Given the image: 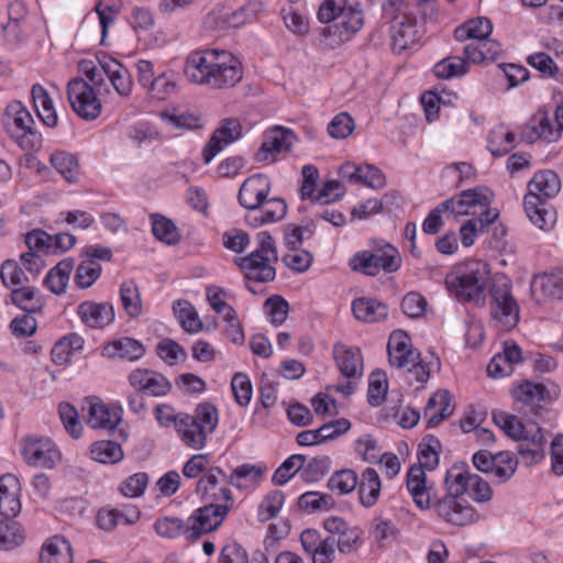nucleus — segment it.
Here are the masks:
<instances>
[{
	"label": "nucleus",
	"mask_w": 563,
	"mask_h": 563,
	"mask_svg": "<svg viewBox=\"0 0 563 563\" xmlns=\"http://www.w3.org/2000/svg\"><path fill=\"white\" fill-rule=\"evenodd\" d=\"M333 357L340 373L349 379L346 383H338L335 390L349 396L356 387L357 382L363 375V357L360 349L350 347L342 343L333 346Z\"/></svg>",
	"instance_id": "12"
},
{
	"label": "nucleus",
	"mask_w": 563,
	"mask_h": 563,
	"mask_svg": "<svg viewBox=\"0 0 563 563\" xmlns=\"http://www.w3.org/2000/svg\"><path fill=\"white\" fill-rule=\"evenodd\" d=\"M145 353L143 344L132 338H121L108 343L103 354L108 357H118L128 361H137Z\"/></svg>",
	"instance_id": "37"
},
{
	"label": "nucleus",
	"mask_w": 563,
	"mask_h": 563,
	"mask_svg": "<svg viewBox=\"0 0 563 563\" xmlns=\"http://www.w3.org/2000/svg\"><path fill=\"white\" fill-rule=\"evenodd\" d=\"M287 212L286 202L277 197L266 198L254 211L249 212L245 221L253 228L275 223L284 219Z\"/></svg>",
	"instance_id": "25"
},
{
	"label": "nucleus",
	"mask_w": 563,
	"mask_h": 563,
	"mask_svg": "<svg viewBox=\"0 0 563 563\" xmlns=\"http://www.w3.org/2000/svg\"><path fill=\"white\" fill-rule=\"evenodd\" d=\"M473 474L464 463L453 464L445 474V495L463 496L467 492Z\"/></svg>",
	"instance_id": "36"
},
{
	"label": "nucleus",
	"mask_w": 563,
	"mask_h": 563,
	"mask_svg": "<svg viewBox=\"0 0 563 563\" xmlns=\"http://www.w3.org/2000/svg\"><path fill=\"white\" fill-rule=\"evenodd\" d=\"M129 383L137 391H146L147 394L159 397L166 395L170 390V383L161 373L136 368L129 375Z\"/></svg>",
	"instance_id": "24"
},
{
	"label": "nucleus",
	"mask_w": 563,
	"mask_h": 563,
	"mask_svg": "<svg viewBox=\"0 0 563 563\" xmlns=\"http://www.w3.org/2000/svg\"><path fill=\"white\" fill-rule=\"evenodd\" d=\"M549 200L537 199L531 207L528 205V197L525 196L523 207L529 220L539 229L549 231L556 222V212L548 203Z\"/></svg>",
	"instance_id": "38"
},
{
	"label": "nucleus",
	"mask_w": 563,
	"mask_h": 563,
	"mask_svg": "<svg viewBox=\"0 0 563 563\" xmlns=\"http://www.w3.org/2000/svg\"><path fill=\"white\" fill-rule=\"evenodd\" d=\"M349 267L356 273H360L367 277H376L377 265L373 257V252L371 250L358 251L351 256L349 260Z\"/></svg>",
	"instance_id": "60"
},
{
	"label": "nucleus",
	"mask_w": 563,
	"mask_h": 563,
	"mask_svg": "<svg viewBox=\"0 0 563 563\" xmlns=\"http://www.w3.org/2000/svg\"><path fill=\"white\" fill-rule=\"evenodd\" d=\"M388 390L386 374L380 371L373 372L368 380L367 398L371 406L377 407L385 400Z\"/></svg>",
	"instance_id": "62"
},
{
	"label": "nucleus",
	"mask_w": 563,
	"mask_h": 563,
	"mask_svg": "<svg viewBox=\"0 0 563 563\" xmlns=\"http://www.w3.org/2000/svg\"><path fill=\"white\" fill-rule=\"evenodd\" d=\"M150 219L152 232L158 241L167 245H175L180 241L178 229L170 219L158 213L151 214Z\"/></svg>",
	"instance_id": "46"
},
{
	"label": "nucleus",
	"mask_w": 563,
	"mask_h": 563,
	"mask_svg": "<svg viewBox=\"0 0 563 563\" xmlns=\"http://www.w3.org/2000/svg\"><path fill=\"white\" fill-rule=\"evenodd\" d=\"M358 478L354 471L342 470L334 473L328 481V487L340 495L351 493L357 486Z\"/></svg>",
	"instance_id": "64"
},
{
	"label": "nucleus",
	"mask_w": 563,
	"mask_h": 563,
	"mask_svg": "<svg viewBox=\"0 0 563 563\" xmlns=\"http://www.w3.org/2000/svg\"><path fill=\"white\" fill-rule=\"evenodd\" d=\"M23 461L33 467L54 468L62 460L57 445L47 437L27 434L20 441Z\"/></svg>",
	"instance_id": "9"
},
{
	"label": "nucleus",
	"mask_w": 563,
	"mask_h": 563,
	"mask_svg": "<svg viewBox=\"0 0 563 563\" xmlns=\"http://www.w3.org/2000/svg\"><path fill=\"white\" fill-rule=\"evenodd\" d=\"M493 421L514 440H528L530 434L531 445L528 444L526 449L522 446L521 453L529 454L534 462L543 459L545 440L540 428L536 427L534 430L529 431L516 416L504 411L494 412Z\"/></svg>",
	"instance_id": "7"
},
{
	"label": "nucleus",
	"mask_w": 563,
	"mask_h": 563,
	"mask_svg": "<svg viewBox=\"0 0 563 563\" xmlns=\"http://www.w3.org/2000/svg\"><path fill=\"white\" fill-rule=\"evenodd\" d=\"M468 64L472 63L468 62L465 56L464 58L450 56L438 62L433 67V71L439 78L450 79L455 76L464 75L467 71Z\"/></svg>",
	"instance_id": "53"
},
{
	"label": "nucleus",
	"mask_w": 563,
	"mask_h": 563,
	"mask_svg": "<svg viewBox=\"0 0 563 563\" xmlns=\"http://www.w3.org/2000/svg\"><path fill=\"white\" fill-rule=\"evenodd\" d=\"M373 257L377 265V273L393 274L401 267L402 258L399 251L388 242H371Z\"/></svg>",
	"instance_id": "29"
},
{
	"label": "nucleus",
	"mask_w": 563,
	"mask_h": 563,
	"mask_svg": "<svg viewBox=\"0 0 563 563\" xmlns=\"http://www.w3.org/2000/svg\"><path fill=\"white\" fill-rule=\"evenodd\" d=\"M561 189V180L552 170H541L534 174L528 184L529 207L536 203L537 199L550 200L555 197Z\"/></svg>",
	"instance_id": "23"
},
{
	"label": "nucleus",
	"mask_w": 563,
	"mask_h": 563,
	"mask_svg": "<svg viewBox=\"0 0 563 563\" xmlns=\"http://www.w3.org/2000/svg\"><path fill=\"white\" fill-rule=\"evenodd\" d=\"M45 261L34 252L20 255V263L7 260L0 267L1 282H31L40 277L45 268Z\"/></svg>",
	"instance_id": "13"
},
{
	"label": "nucleus",
	"mask_w": 563,
	"mask_h": 563,
	"mask_svg": "<svg viewBox=\"0 0 563 563\" xmlns=\"http://www.w3.org/2000/svg\"><path fill=\"white\" fill-rule=\"evenodd\" d=\"M356 319L364 322H377L388 316V306L369 298H357L352 302Z\"/></svg>",
	"instance_id": "41"
},
{
	"label": "nucleus",
	"mask_w": 563,
	"mask_h": 563,
	"mask_svg": "<svg viewBox=\"0 0 563 563\" xmlns=\"http://www.w3.org/2000/svg\"><path fill=\"white\" fill-rule=\"evenodd\" d=\"M40 563H73L69 541L62 536L49 538L42 547Z\"/></svg>",
	"instance_id": "31"
},
{
	"label": "nucleus",
	"mask_w": 563,
	"mask_h": 563,
	"mask_svg": "<svg viewBox=\"0 0 563 563\" xmlns=\"http://www.w3.org/2000/svg\"><path fill=\"white\" fill-rule=\"evenodd\" d=\"M389 364L396 368L412 369L420 353L412 349L411 340L402 330L394 331L387 344Z\"/></svg>",
	"instance_id": "18"
},
{
	"label": "nucleus",
	"mask_w": 563,
	"mask_h": 563,
	"mask_svg": "<svg viewBox=\"0 0 563 563\" xmlns=\"http://www.w3.org/2000/svg\"><path fill=\"white\" fill-rule=\"evenodd\" d=\"M499 216L497 209L483 210L477 218L467 220L460 229V235L462 244L466 247L471 246L475 242V238L478 233L495 222Z\"/></svg>",
	"instance_id": "32"
},
{
	"label": "nucleus",
	"mask_w": 563,
	"mask_h": 563,
	"mask_svg": "<svg viewBox=\"0 0 563 563\" xmlns=\"http://www.w3.org/2000/svg\"><path fill=\"white\" fill-rule=\"evenodd\" d=\"M494 467L490 472L498 483H505L510 479L518 467V461L509 452H499L495 454Z\"/></svg>",
	"instance_id": "57"
},
{
	"label": "nucleus",
	"mask_w": 563,
	"mask_h": 563,
	"mask_svg": "<svg viewBox=\"0 0 563 563\" xmlns=\"http://www.w3.org/2000/svg\"><path fill=\"white\" fill-rule=\"evenodd\" d=\"M77 312L81 322L91 329H103L114 320L113 307L108 302L84 301Z\"/></svg>",
	"instance_id": "26"
},
{
	"label": "nucleus",
	"mask_w": 563,
	"mask_h": 563,
	"mask_svg": "<svg viewBox=\"0 0 563 563\" xmlns=\"http://www.w3.org/2000/svg\"><path fill=\"white\" fill-rule=\"evenodd\" d=\"M339 176L351 184L379 190L386 186L384 173L374 165L345 162L339 167Z\"/></svg>",
	"instance_id": "17"
},
{
	"label": "nucleus",
	"mask_w": 563,
	"mask_h": 563,
	"mask_svg": "<svg viewBox=\"0 0 563 563\" xmlns=\"http://www.w3.org/2000/svg\"><path fill=\"white\" fill-rule=\"evenodd\" d=\"M265 470L266 468L260 464H242L233 470L229 482L238 488H243L246 486L243 484V481L255 485L262 479Z\"/></svg>",
	"instance_id": "54"
},
{
	"label": "nucleus",
	"mask_w": 563,
	"mask_h": 563,
	"mask_svg": "<svg viewBox=\"0 0 563 563\" xmlns=\"http://www.w3.org/2000/svg\"><path fill=\"white\" fill-rule=\"evenodd\" d=\"M407 489L420 510L433 509L434 514L448 525L467 527L479 521L481 515L474 506L462 496L444 495L435 499L433 485L428 484L426 473L413 468L407 474Z\"/></svg>",
	"instance_id": "1"
},
{
	"label": "nucleus",
	"mask_w": 563,
	"mask_h": 563,
	"mask_svg": "<svg viewBox=\"0 0 563 563\" xmlns=\"http://www.w3.org/2000/svg\"><path fill=\"white\" fill-rule=\"evenodd\" d=\"M137 81L151 99L164 101L177 92V76L172 70L155 74L154 66L150 60L136 63Z\"/></svg>",
	"instance_id": "10"
},
{
	"label": "nucleus",
	"mask_w": 563,
	"mask_h": 563,
	"mask_svg": "<svg viewBox=\"0 0 563 563\" xmlns=\"http://www.w3.org/2000/svg\"><path fill=\"white\" fill-rule=\"evenodd\" d=\"M285 501V495L282 490L269 492L258 507V517L261 521H268L279 514Z\"/></svg>",
	"instance_id": "63"
},
{
	"label": "nucleus",
	"mask_w": 563,
	"mask_h": 563,
	"mask_svg": "<svg viewBox=\"0 0 563 563\" xmlns=\"http://www.w3.org/2000/svg\"><path fill=\"white\" fill-rule=\"evenodd\" d=\"M67 98L74 112L84 120H95L101 113V100L96 95L95 88L81 77L68 81Z\"/></svg>",
	"instance_id": "11"
},
{
	"label": "nucleus",
	"mask_w": 563,
	"mask_h": 563,
	"mask_svg": "<svg viewBox=\"0 0 563 563\" xmlns=\"http://www.w3.org/2000/svg\"><path fill=\"white\" fill-rule=\"evenodd\" d=\"M264 10V4L260 0H250L238 10L224 14V23L231 27L241 26L253 21Z\"/></svg>",
	"instance_id": "48"
},
{
	"label": "nucleus",
	"mask_w": 563,
	"mask_h": 563,
	"mask_svg": "<svg viewBox=\"0 0 563 563\" xmlns=\"http://www.w3.org/2000/svg\"><path fill=\"white\" fill-rule=\"evenodd\" d=\"M4 125L8 133L18 141L21 147L33 150L41 146V137L33 128L34 120L20 101L8 104Z\"/></svg>",
	"instance_id": "8"
},
{
	"label": "nucleus",
	"mask_w": 563,
	"mask_h": 563,
	"mask_svg": "<svg viewBox=\"0 0 563 563\" xmlns=\"http://www.w3.org/2000/svg\"><path fill=\"white\" fill-rule=\"evenodd\" d=\"M335 505L331 495L320 492L303 493L298 499V506L310 512L329 511Z\"/></svg>",
	"instance_id": "55"
},
{
	"label": "nucleus",
	"mask_w": 563,
	"mask_h": 563,
	"mask_svg": "<svg viewBox=\"0 0 563 563\" xmlns=\"http://www.w3.org/2000/svg\"><path fill=\"white\" fill-rule=\"evenodd\" d=\"M492 192L487 188H474L463 190L459 196L441 202L443 210L455 217L475 214L476 208L489 209Z\"/></svg>",
	"instance_id": "15"
},
{
	"label": "nucleus",
	"mask_w": 563,
	"mask_h": 563,
	"mask_svg": "<svg viewBox=\"0 0 563 563\" xmlns=\"http://www.w3.org/2000/svg\"><path fill=\"white\" fill-rule=\"evenodd\" d=\"M446 289L457 301L476 307L485 305L489 291L486 284H446Z\"/></svg>",
	"instance_id": "33"
},
{
	"label": "nucleus",
	"mask_w": 563,
	"mask_h": 563,
	"mask_svg": "<svg viewBox=\"0 0 563 563\" xmlns=\"http://www.w3.org/2000/svg\"><path fill=\"white\" fill-rule=\"evenodd\" d=\"M364 20L363 14L358 10L349 9L342 13V21L340 24L329 29L327 37H331L333 34L339 32L340 41L336 44L344 43L351 38L353 34L361 30Z\"/></svg>",
	"instance_id": "42"
},
{
	"label": "nucleus",
	"mask_w": 563,
	"mask_h": 563,
	"mask_svg": "<svg viewBox=\"0 0 563 563\" xmlns=\"http://www.w3.org/2000/svg\"><path fill=\"white\" fill-rule=\"evenodd\" d=\"M230 506L210 504L197 509L187 519L188 540L199 539L201 536L213 531L223 521Z\"/></svg>",
	"instance_id": "14"
},
{
	"label": "nucleus",
	"mask_w": 563,
	"mask_h": 563,
	"mask_svg": "<svg viewBox=\"0 0 563 563\" xmlns=\"http://www.w3.org/2000/svg\"><path fill=\"white\" fill-rule=\"evenodd\" d=\"M354 450L363 461L371 464H377L383 454L378 441L371 434L360 437L354 442Z\"/></svg>",
	"instance_id": "58"
},
{
	"label": "nucleus",
	"mask_w": 563,
	"mask_h": 563,
	"mask_svg": "<svg viewBox=\"0 0 563 563\" xmlns=\"http://www.w3.org/2000/svg\"><path fill=\"white\" fill-rule=\"evenodd\" d=\"M31 95L38 118L46 126L55 128L58 117L47 90L42 85L36 84L32 86Z\"/></svg>",
	"instance_id": "34"
},
{
	"label": "nucleus",
	"mask_w": 563,
	"mask_h": 563,
	"mask_svg": "<svg viewBox=\"0 0 563 563\" xmlns=\"http://www.w3.org/2000/svg\"><path fill=\"white\" fill-rule=\"evenodd\" d=\"M419 40L420 34L415 18L405 15L395 21L391 27V45L395 52L411 49L417 46Z\"/></svg>",
	"instance_id": "27"
},
{
	"label": "nucleus",
	"mask_w": 563,
	"mask_h": 563,
	"mask_svg": "<svg viewBox=\"0 0 563 563\" xmlns=\"http://www.w3.org/2000/svg\"><path fill=\"white\" fill-rule=\"evenodd\" d=\"M91 459L103 464H114L123 459L121 446L113 441H98L90 448Z\"/></svg>",
	"instance_id": "49"
},
{
	"label": "nucleus",
	"mask_w": 563,
	"mask_h": 563,
	"mask_svg": "<svg viewBox=\"0 0 563 563\" xmlns=\"http://www.w3.org/2000/svg\"><path fill=\"white\" fill-rule=\"evenodd\" d=\"M382 482L376 470L367 467L361 478L358 497L362 506L371 508L378 501Z\"/></svg>",
	"instance_id": "40"
},
{
	"label": "nucleus",
	"mask_w": 563,
	"mask_h": 563,
	"mask_svg": "<svg viewBox=\"0 0 563 563\" xmlns=\"http://www.w3.org/2000/svg\"><path fill=\"white\" fill-rule=\"evenodd\" d=\"M187 79L211 89H227L238 85L243 78L240 59L231 52L210 48L190 54L185 63Z\"/></svg>",
	"instance_id": "2"
},
{
	"label": "nucleus",
	"mask_w": 563,
	"mask_h": 563,
	"mask_svg": "<svg viewBox=\"0 0 563 563\" xmlns=\"http://www.w3.org/2000/svg\"><path fill=\"white\" fill-rule=\"evenodd\" d=\"M456 282H486L489 277L488 264L481 260H470L457 267Z\"/></svg>",
	"instance_id": "50"
},
{
	"label": "nucleus",
	"mask_w": 563,
	"mask_h": 563,
	"mask_svg": "<svg viewBox=\"0 0 563 563\" xmlns=\"http://www.w3.org/2000/svg\"><path fill=\"white\" fill-rule=\"evenodd\" d=\"M106 76L114 91L122 98H129L133 90V79L129 69L119 60L106 57Z\"/></svg>",
	"instance_id": "30"
},
{
	"label": "nucleus",
	"mask_w": 563,
	"mask_h": 563,
	"mask_svg": "<svg viewBox=\"0 0 563 563\" xmlns=\"http://www.w3.org/2000/svg\"><path fill=\"white\" fill-rule=\"evenodd\" d=\"M516 135L514 132L498 126L490 132L488 146L494 156H504L515 147Z\"/></svg>",
	"instance_id": "52"
},
{
	"label": "nucleus",
	"mask_w": 563,
	"mask_h": 563,
	"mask_svg": "<svg viewBox=\"0 0 563 563\" xmlns=\"http://www.w3.org/2000/svg\"><path fill=\"white\" fill-rule=\"evenodd\" d=\"M128 22L133 32L136 35H141L153 30L155 25V15L150 8L134 5L131 8Z\"/></svg>",
	"instance_id": "51"
},
{
	"label": "nucleus",
	"mask_w": 563,
	"mask_h": 563,
	"mask_svg": "<svg viewBox=\"0 0 563 563\" xmlns=\"http://www.w3.org/2000/svg\"><path fill=\"white\" fill-rule=\"evenodd\" d=\"M271 180L263 174H255L243 181L238 199L240 205L250 212L254 211L268 197Z\"/></svg>",
	"instance_id": "21"
},
{
	"label": "nucleus",
	"mask_w": 563,
	"mask_h": 563,
	"mask_svg": "<svg viewBox=\"0 0 563 563\" xmlns=\"http://www.w3.org/2000/svg\"><path fill=\"white\" fill-rule=\"evenodd\" d=\"M49 163L53 168L68 183H76L80 175L79 163L75 155L65 151L52 153Z\"/></svg>",
	"instance_id": "43"
},
{
	"label": "nucleus",
	"mask_w": 563,
	"mask_h": 563,
	"mask_svg": "<svg viewBox=\"0 0 563 563\" xmlns=\"http://www.w3.org/2000/svg\"><path fill=\"white\" fill-rule=\"evenodd\" d=\"M86 423L92 429L111 431L121 421V410L109 407L99 399L87 400Z\"/></svg>",
	"instance_id": "22"
},
{
	"label": "nucleus",
	"mask_w": 563,
	"mask_h": 563,
	"mask_svg": "<svg viewBox=\"0 0 563 563\" xmlns=\"http://www.w3.org/2000/svg\"><path fill=\"white\" fill-rule=\"evenodd\" d=\"M242 136V125L236 119L223 120L202 150L205 164H209L224 147Z\"/></svg>",
	"instance_id": "19"
},
{
	"label": "nucleus",
	"mask_w": 563,
	"mask_h": 563,
	"mask_svg": "<svg viewBox=\"0 0 563 563\" xmlns=\"http://www.w3.org/2000/svg\"><path fill=\"white\" fill-rule=\"evenodd\" d=\"M512 396L525 405L537 407L549 398V390L542 384L525 382L512 390Z\"/></svg>",
	"instance_id": "47"
},
{
	"label": "nucleus",
	"mask_w": 563,
	"mask_h": 563,
	"mask_svg": "<svg viewBox=\"0 0 563 563\" xmlns=\"http://www.w3.org/2000/svg\"><path fill=\"white\" fill-rule=\"evenodd\" d=\"M296 142L295 133L283 126H274L266 131L264 141L256 152L258 162H274L278 154L290 151Z\"/></svg>",
	"instance_id": "16"
},
{
	"label": "nucleus",
	"mask_w": 563,
	"mask_h": 563,
	"mask_svg": "<svg viewBox=\"0 0 563 563\" xmlns=\"http://www.w3.org/2000/svg\"><path fill=\"white\" fill-rule=\"evenodd\" d=\"M11 301L13 305L29 313L41 310L43 306L40 291L31 285H22L12 289Z\"/></svg>",
	"instance_id": "45"
},
{
	"label": "nucleus",
	"mask_w": 563,
	"mask_h": 563,
	"mask_svg": "<svg viewBox=\"0 0 563 563\" xmlns=\"http://www.w3.org/2000/svg\"><path fill=\"white\" fill-rule=\"evenodd\" d=\"M533 132L532 139H541L547 142H556L561 137L560 128L552 123L545 110H538L530 121Z\"/></svg>",
	"instance_id": "44"
},
{
	"label": "nucleus",
	"mask_w": 563,
	"mask_h": 563,
	"mask_svg": "<svg viewBox=\"0 0 563 563\" xmlns=\"http://www.w3.org/2000/svg\"><path fill=\"white\" fill-rule=\"evenodd\" d=\"M173 312L185 332L196 334L203 329V322L199 318L197 309L188 300H176L173 303Z\"/></svg>",
	"instance_id": "39"
},
{
	"label": "nucleus",
	"mask_w": 563,
	"mask_h": 563,
	"mask_svg": "<svg viewBox=\"0 0 563 563\" xmlns=\"http://www.w3.org/2000/svg\"><path fill=\"white\" fill-rule=\"evenodd\" d=\"M453 413L451 406L450 395L445 390L435 393L427 402L424 408V417L428 420V426L431 428L437 427L442 420Z\"/></svg>",
	"instance_id": "35"
},
{
	"label": "nucleus",
	"mask_w": 563,
	"mask_h": 563,
	"mask_svg": "<svg viewBox=\"0 0 563 563\" xmlns=\"http://www.w3.org/2000/svg\"><path fill=\"white\" fill-rule=\"evenodd\" d=\"M24 541V531L16 521L0 520V550H12Z\"/></svg>",
	"instance_id": "56"
},
{
	"label": "nucleus",
	"mask_w": 563,
	"mask_h": 563,
	"mask_svg": "<svg viewBox=\"0 0 563 563\" xmlns=\"http://www.w3.org/2000/svg\"><path fill=\"white\" fill-rule=\"evenodd\" d=\"M492 31L490 20L483 16L470 19L455 29L454 36L457 41H471L463 48L468 62L473 64L493 62L500 55V44L488 38Z\"/></svg>",
	"instance_id": "3"
},
{
	"label": "nucleus",
	"mask_w": 563,
	"mask_h": 563,
	"mask_svg": "<svg viewBox=\"0 0 563 563\" xmlns=\"http://www.w3.org/2000/svg\"><path fill=\"white\" fill-rule=\"evenodd\" d=\"M300 542L305 552L311 556L312 563L334 561L336 554L334 537L322 538L317 530L307 529L301 533Z\"/></svg>",
	"instance_id": "20"
},
{
	"label": "nucleus",
	"mask_w": 563,
	"mask_h": 563,
	"mask_svg": "<svg viewBox=\"0 0 563 563\" xmlns=\"http://www.w3.org/2000/svg\"><path fill=\"white\" fill-rule=\"evenodd\" d=\"M122 306L131 318H137L142 313V301L136 284H122L120 289Z\"/></svg>",
	"instance_id": "61"
},
{
	"label": "nucleus",
	"mask_w": 563,
	"mask_h": 563,
	"mask_svg": "<svg viewBox=\"0 0 563 563\" xmlns=\"http://www.w3.org/2000/svg\"><path fill=\"white\" fill-rule=\"evenodd\" d=\"M305 463H306L305 455L294 454V455L289 456L275 471L273 478H272L273 483L278 486L284 485L290 478H292L297 472L301 471Z\"/></svg>",
	"instance_id": "59"
},
{
	"label": "nucleus",
	"mask_w": 563,
	"mask_h": 563,
	"mask_svg": "<svg viewBox=\"0 0 563 563\" xmlns=\"http://www.w3.org/2000/svg\"><path fill=\"white\" fill-rule=\"evenodd\" d=\"M276 262L274 241L269 234L262 233L260 246L250 255L239 258L236 263L249 282H272L276 276Z\"/></svg>",
	"instance_id": "5"
},
{
	"label": "nucleus",
	"mask_w": 563,
	"mask_h": 563,
	"mask_svg": "<svg viewBox=\"0 0 563 563\" xmlns=\"http://www.w3.org/2000/svg\"><path fill=\"white\" fill-rule=\"evenodd\" d=\"M20 483L13 475L0 478V512L5 518L15 517L21 510L19 498Z\"/></svg>",
	"instance_id": "28"
},
{
	"label": "nucleus",
	"mask_w": 563,
	"mask_h": 563,
	"mask_svg": "<svg viewBox=\"0 0 563 563\" xmlns=\"http://www.w3.org/2000/svg\"><path fill=\"white\" fill-rule=\"evenodd\" d=\"M218 426V410L209 404L197 406L192 415H181L176 431L181 441L194 450L202 449Z\"/></svg>",
	"instance_id": "4"
},
{
	"label": "nucleus",
	"mask_w": 563,
	"mask_h": 563,
	"mask_svg": "<svg viewBox=\"0 0 563 563\" xmlns=\"http://www.w3.org/2000/svg\"><path fill=\"white\" fill-rule=\"evenodd\" d=\"M490 320L500 332L515 329L520 319V307L508 284H492Z\"/></svg>",
	"instance_id": "6"
}]
</instances>
